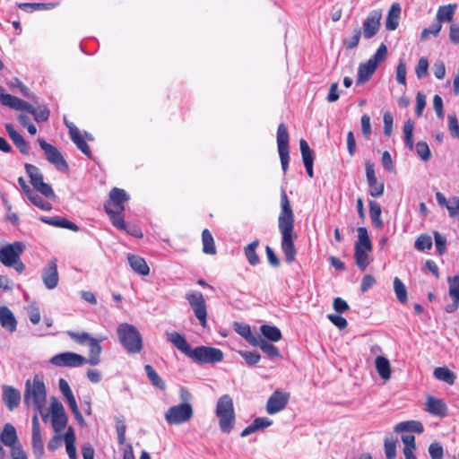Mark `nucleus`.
<instances>
[{"mask_svg":"<svg viewBox=\"0 0 459 459\" xmlns=\"http://www.w3.org/2000/svg\"><path fill=\"white\" fill-rule=\"evenodd\" d=\"M278 228L281 235V247L285 260L287 263H292L297 255L294 246L297 234L294 231V213L284 190H281V212L278 218Z\"/></svg>","mask_w":459,"mask_h":459,"instance_id":"nucleus-1","label":"nucleus"},{"mask_svg":"<svg viewBox=\"0 0 459 459\" xmlns=\"http://www.w3.org/2000/svg\"><path fill=\"white\" fill-rule=\"evenodd\" d=\"M47 399V390L43 378L36 375L32 380H27L23 402L26 406H32L36 411H41L44 409Z\"/></svg>","mask_w":459,"mask_h":459,"instance_id":"nucleus-2","label":"nucleus"},{"mask_svg":"<svg viewBox=\"0 0 459 459\" xmlns=\"http://www.w3.org/2000/svg\"><path fill=\"white\" fill-rule=\"evenodd\" d=\"M117 333L121 345L130 353H139L143 348L142 336L137 328L128 323L117 326Z\"/></svg>","mask_w":459,"mask_h":459,"instance_id":"nucleus-3","label":"nucleus"},{"mask_svg":"<svg viewBox=\"0 0 459 459\" xmlns=\"http://www.w3.org/2000/svg\"><path fill=\"white\" fill-rule=\"evenodd\" d=\"M216 415L221 431L230 433L235 422V411L232 398L229 394L221 396L216 405Z\"/></svg>","mask_w":459,"mask_h":459,"instance_id":"nucleus-4","label":"nucleus"},{"mask_svg":"<svg viewBox=\"0 0 459 459\" xmlns=\"http://www.w3.org/2000/svg\"><path fill=\"white\" fill-rule=\"evenodd\" d=\"M193 414L192 405L189 403H182L169 407L164 418L169 424L179 425L188 422L193 418Z\"/></svg>","mask_w":459,"mask_h":459,"instance_id":"nucleus-5","label":"nucleus"},{"mask_svg":"<svg viewBox=\"0 0 459 459\" xmlns=\"http://www.w3.org/2000/svg\"><path fill=\"white\" fill-rule=\"evenodd\" d=\"M189 358L199 364L217 363L223 359V352L218 349L210 346H198L192 350Z\"/></svg>","mask_w":459,"mask_h":459,"instance_id":"nucleus-6","label":"nucleus"},{"mask_svg":"<svg viewBox=\"0 0 459 459\" xmlns=\"http://www.w3.org/2000/svg\"><path fill=\"white\" fill-rule=\"evenodd\" d=\"M186 299L188 301L201 325L205 327L207 325V309L203 294L200 291H190L186 293Z\"/></svg>","mask_w":459,"mask_h":459,"instance_id":"nucleus-7","label":"nucleus"},{"mask_svg":"<svg viewBox=\"0 0 459 459\" xmlns=\"http://www.w3.org/2000/svg\"><path fill=\"white\" fill-rule=\"evenodd\" d=\"M38 143L44 151L46 159L49 163L53 164L59 171L65 172L68 170V164L56 147L47 143L42 138L38 139Z\"/></svg>","mask_w":459,"mask_h":459,"instance_id":"nucleus-8","label":"nucleus"},{"mask_svg":"<svg viewBox=\"0 0 459 459\" xmlns=\"http://www.w3.org/2000/svg\"><path fill=\"white\" fill-rule=\"evenodd\" d=\"M24 167L26 173L30 179V183L34 188L46 197L54 196V191L52 187L43 181V176L39 169L36 166L29 163H26Z\"/></svg>","mask_w":459,"mask_h":459,"instance_id":"nucleus-9","label":"nucleus"},{"mask_svg":"<svg viewBox=\"0 0 459 459\" xmlns=\"http://www.w3.org/2000/svg\"><path fill=\"white\" fill-rule=\"evenodd\" d=\"M382 10L375 9L369 12L366 17L362 28V35L366 39L373 38L379 30L381 26Z\"/></svg>","mask_w":459,"mask_h":459,"instance_id":"nucleus-10","label":"nucleus"},{"mask_svg":"<svg viewBox=\"0 0 459 459\" xmlns=\"http://www.w3.org/2000/svg\"><path fill=\"white\" fill-rule=\"evenodd\" d=\"M50 363L56 367L75 368L86 364V358L71 351L62 352L53 356Z\"/></svg>","mask_w":459,"mask_h":459,"instance_id":"nucleus-11","label":"nucleus"},{"mask_svg":"<svg viewBox=\"0 0 459 459\" xmlns=\"http://www.w3.org/2000/svg\"><path fill=\"white\" fill-rule=\"evenodd\" d=\"M24 250V245L22 242H14L8 244L0 249V261L1 263L8 267L20 259L22 253Z\"/></svg>","mask_w":459,"mask_h":459,"instance_id":"nucleus-12","label":"nucleus"},{"mask_svg":"<svg viewBox=\"0 0 459 459\" xmlns=\"http://www.w3.org/2000/svg\"><path fill=\"white\" fill-rule=\"evenodd\" d=\"M50 411L52 427L56 432H60L67 424V415L65 408L57 399L52 398Z\"/></svg>","mask_w":459,"mask_h":459,"instance_id":"nucleus-13","label":"nucleus"},{"mask_svg":"<svg viewBox=\"0 0 459 459\" xmlns=\"http://www.w3.org/2000/svg\"><path fill=\"white\" fill-rule=\"evenodd\" d=\"M366 178L368 184V193L373 197H380L384 194L385 185L384 182H378L375 174L374 164L370 161H366Z\"/></svg>","mask_w":459,"mask_h":459,"instance_id":"nucleus-14","label":"nucleus"},{"mask_svg":"<svg viewBox=\"0 0 459 459\" xmlns=\"http://www.w3.org/2000/svg\"><path fill=\"white\" fill-rule=\"evenodd\" d=\"M290 398L289 393L276 390L269 397L266 403V411L270 415H273L281 411L287 405Z\"/></svg>","mask_w":459,"mask_h":459,"instance_id":"nucleus-15","label":"nucleus"},{"mask_svg":"<svg viewBox=\"0 0 459 459\" xmlns=\"http://www.w3.org/2000/svg\"><path fill=\"white\" fill-rule=\"evenodd\" d=\"M41 278L45 287L48 290H54L58 285L59 277L56 260L48 263L43 269Z\"/></svg>","mask_w":459,"mask_h":459,"instance_id":"nucleus-16","label":"nucleus"},{"mask_svg":"<svg viewBox=\"0 0 459 459\" xmlns=\"http://www.w3.org/2000/svg\"><path fill=\"white\" fill-rule=\"evenodd\" d=\"M426 411L434 416L446 417L447 415V406L442 399L434 396H428L426 402Z\"/></svg>","mask_w":459,"mask_h":459,"instance_id":"nucleus-17","label":"nucleus"},{"mask_svg":"<svg viewBox=\"0 0 459 459\" xmlns=\"http://www.w3.org/2000/svg\"><path fill=\"white\" fill-rule=\"evenodd\" d=\"M167 341L171 342L177 349L189 358L192 348L186 342V338L178 332L166 333Z\"/></svg>","mask_w":459,"mask_h":459,"instance_id":"nucleus-18","label":"nucleus"},{"mask_svg":"<svg viewBox=\"0 0 459 459\" xmlns=\"http://www.w3.org/2000/svg\"><path fill=\"white\" fill-rule=\"evenodd\" d=\"M3 395L4 403L10 411H13L18 407L21 401L20 392L10 385H3Z\"/></svg>","mask_w":459,"mask_h":459,"instance_id":"nucleus-19","label":"nucleus"},{"mask_svg":"<svg viewBox=\"0 0 459 459\" xmlns=\"http://www.w3.org/2000/svg\"><path fill=\"white\" fill-rule=\"evenodd\" d=\"M0 441L6 446L13 448L19 443L15 428L11 423H6L0 434Z\"/></svg>","mask_w":459,"mask_h":459,"instance_id":"nucleus-20","label":"nucleus"},{"mask_svg":"<svg viewBox=\"0 0 459 459\" xmlns=\"http://www.w3.org/2000/svg\"><path fill=\"white\" fill-rule=\"evenodd\" d=\"M127 261H128L130 267L132 268V270L134 273H136L140 275H143V276L149 274L150 268H149L146 261L144 260V258H143L139 255H136L128 254Z\"/></svg>","mask_w":459,"mask_h":459,"instance_id":"nucleus-21","label":"nucleus"},{"mask_svg":"<svg viewBox=\"0 0 459 459\" xmlns=\"http://www.w3.org/2000/svg\"><path fill=\"white\" fill-rule=\"evenodd\" d=\"M106 338L103 337L101 339H96L92 337L89 342L87 343L90 347L89 351V358L86 359V363H89L90 365L95 366L98 365L100 361V355L102 351V348L100 344V342Z\"/></svg>","mask_w":459,"mask_h":459,"instance_id":"nucleus-22","label":"nucleus"},{"mask_svg":"<svg viewBox=\"0 0 459 459\" xmlns=\"http://www.w3.org/2000/svg\"><path fill=\"white\" fill-rule=\"evenodd\" d=\"M0 325L4 329L11 333L16 330L17 321L13 312L7 307H0Z\"/></svg>","mask_w":459,"mask_h":459,"instance_id":"nucleus-23","label":"nucleus"},{"mask_svg":"<svg viewBox=\"0 0 459 459\" xmlns=\"http://www.w3.org/2000/svg\"><path fill=\"white\" fill-rule=\"evenodd\" d=\"M401 6L398 3H394L387 13L385 20V29L387 30H394L397 29L401 15Z\"/></svg>","mask_w":459,"mask_h":459,"instance_id":"nucleus-24","label":"nucleus"},{"mask_svg":"<svg viewBox=\"0 0 459 459\" xmlns=\"http://www.w3.org/2000/svg\"><path fill=\"white\" fill-rule=\"evenodd\" d=\"M375 367L379 377L386 381L391 378V366L389 360L384 356H377L375 359Z\"/></svg>","mask_w":459,"mask_h":459,"instance_id":"nucleus-25","label":"nucleus"},{"mask_svg":"<svg viewBox=\"0 0 459 459\" xmlns=\"http://www.w3.org/2000/svg\"><path fill=\"white\" fill-rule=\"evenodd\" d=\"M376 70V65H374L373 63L371 64V62L367 61L366 63L360 64L358 68L357 83L363 84L368 81Z\"/></svg>","mask_w":459,"mask_h":459,"instance_id":"nucleus-26","label":"nucleus"},{"mask_svg":"<svg viewBox=\"0 0 459 459\" xmlns=\"http://www.w3.org/2000/svg\"><path fill=\"white\" fill-rule=\"evenodd\" d=\"M456 9L455 4H449L439 6L437 12V20L438 23L451 22Z\"/></svg>","mask_w":459,"mask_h":459,"instance_id":"nucleus-27","label":"nucleus"},{"mask_svg":"<svg viewBox=\"0 0 459 459\" xmlns=\"http://www.w3.org/2000/svg\"><path fill=\"white\" fill-rule=\"evenodd\" d=\"M40 220L48 225L64 228V229H68L74 232L79 230V227L76 224H74V222H72L66 219H64V218L59 219V218H54V217H51V218L41 217Z\"/></svg>","mask_w":459,"mask_h":459,"instance_id":"nucleus-28","label":"nucleus"},{"mask_svg":"<svg viewBox=\"0 0 459 459\" xmlns=\"http://www.w3.org/2000/svg\"><path fill=\"white\" fill-rule=\"evenodd\" d=\"M278 152H289V134L284 124H280L277 129Z\"/></svg>","mask_w":459,"mask_h":459,"instance_id":"nucleus-29","label":"nucleus"},{"mask_svg":"<svg viewBox=\"0 0 459 459\" xmlns=\"http://www.w3.org/2000/svg\"><path fill=\"white\" fill-rule=\"evenodd\" d=\"M109 198L114 206L124 210V203L129 199V196L124 189L114 187L109 193Z\"/></svg>","mask_w":459,"mask_h":459,"instance_id":"nucleus-30","label":"nucleus"},{"mask_svg":"<svg viewBox=\"0 0 459 459\" xmlns=\"http://www.w3.org/2000/svg\"><path fill=\"white\" fill-rule=\"evenodd\" d=\"M433 375L437 380L443 381L450 385H453L456 379L455 374L446 367L436 368Z\"/></svg>","mask_w":459,"mask_h":459,"instance_id":"nucleus-31","label":"nucleus"},{"mask_svg":"<svg viewBox=\"0 0 459 459\" xmlns=\"http://www.w3.org/2000/svg\"><path fill=\"white\" fill-rule=\"evenodd\" d=\"M253 346L259 347L264 352H265L270 358H278L280 357V351L276 346L268 342L264 338L258 336V338L254 342Z\"/></svg>","mask_w":459,"mask_h":459,"instance_id":"nucleus-32","label":"nucleus"},{"mask_svg":"<svg viewBox=\"0 0 459 459\" xmlns=\"http://www.w3.org/2000/svg\"><path fill=\"white\" fill-rule=\"evenodd\" d=\"M369 216L373 225L377 229H382L384 226L383 221L381 220V206L375 201H369Z\"/></svg>","mask_w":459,"mask_h":459,"instance_id":"nucleus-33","label":"nucleus"},{"mask_svg":"<svg viewBox=\"0 0 459 459\" xmlns=\"http://www.w3.org/2000/svg\"><path fill=\"white\" fill-rule=\"evenodd\" d=\"M424 430L423 425L417 420H409L400 422L394 427L395 432L412 431L416 433H422Z\"/></svg>","mask_w":459,"mask_h":459,"instance_id":"nucleus-34","label":"nucleus"},{"mask_svg":"<svg viewBox=\"0 0 459 459\" xmlns=\"http://www.w3.org/2000/svg\"><path fill=\"white\" fill-rule=\"evenodd\" d=\"M145 373L148 377V379L152 383L153 386L160 390H164L166 388V384L163 379L158 375L155 369L149 364L144 366Z\"/></svg>","mask_w":459,"mask_h":459,"instance_id":"nucleus-35","label":"nucleus"},{"mask_svg":"<svg viewBox=\"0 0 459 459\" xmlns=\"http://www.w3.org/2000/svg\"><path fill=\"white\" fill-rule=\"evenodd\" d=\"M203 251L207 255H215L216 247L211 232L205 229L202 232Z\"/></svg>","mask_w":459,"mask_h":459,"instance_id":"nucleus-36","label":"nucleus"},{"mask_svg":"<svg viewBox=\"0 0 459 459\" xmlns=\"http://www.w3.org/2000/svg\"><path fill=\"white\" fill-rule=\"evenodd\" d=\"M31 446L34 455L40 459L44 455V444L40 431L31 432Z\"/></svg>","mask_w":459,"mask_h":459,"instance_id":"nucleus-37","label":"nucleus"},{"mask_svg":"<svg viewBox=\"0 0 459 459\" xmlns=\"http://www.w3.org/2000/svg\"><path fill=\"white\" fill-rule=\"evenodd\" d=\"M371 250H364L359 247H355V261L357 266L361 270L365 271L369 264L368 253Z\"/></svg>","mask_w":459,"mask_h":459,"instance_id":"nucleus-38","label":"nucleus"},{"mask_svg":"<svg viewBox=\"0 0 459 459\" xmlns=\"http://www.w3.org/2000/svg\"><path fill=\"white\" fill-rule=\"evenodd\" d=\"M357 231L358 240L355 242V247H359L364 250H372V245L367 229L364 227H359L358 228Z\"/></svg>","mask_w":459,"mask_h":459,"instance_id":"nucleus-39","label":"nucleus"},{"mask_svg":"<svg viewBox=\"0 0 459 459\" xmlns=\"http://www.w3.org/2000/svg\"><path fill=\"white\" fill-rule=\"evenodd\" d=\"M262 334L272 342H278L281 339L280 329L273 325H263L260 327Z\"/></svg>","mask_w":459,"mask_h":459,"instance_id":"nucleus-40","label":"nucleus"},{"mask_svg":"<svg viewBox=\"0 0 459 459\" xmlns=\"http://www.w3.org/2000/svg\"><path fill=\"white\" fill-rule=\"evenodd\" d=\"M259 245L258 240H254L245 247V255L251 265H256L259 262V256L257 255L255 249Z\"/></svg>","mask_w":459,"mask_h":459,"instance_id":"nucleus-41","label":"nucleus"},{"mask_svg":"<svg viewBox=\"0 0 459 459\" xmlns=\"http://www.w3.org/2000/svg\"><path fill=\"white\" fill-rule=\"evenodd\" d=\"M235 330L236 332L240 335L242 336L246 341H247L250 344H254V342H255V340L258 338V335H255L251 329H250V326L247 325H244V324H236V327H235Z\"/></svg>","mask_w":459,"mask_h":459,"instance_id":"nucleus-42","label":"nucleus"},{"mask_svg":"<svg viewBox=\"0 0 459 459\" xmlns=\"http://www.w3.org/2000/svg\"><path fill=\"white\" fill-rule=\"evenodd\" d=\"M413 129H414V123L411 119H408L404 122L403 125V134L405 139V144L410 150H412L414 147L413 143Z\"/></svg>","mask_w":459,"mask_h":459,"instance_id":"nucleus-43","label":"nucleus"},{"mask_svg":"<svg viewBox=\"0 0 459 459\" xmlns=\"http://www.w3.org/2000/svg\"><path fill=\"white\" fill-rule=\"evenodd\" d=\"M30 108L31 109H29L28 113L33 115L34 119L37 122H44L48 119L49 110L48 109V108L45 105L39 106L38 108H35L30 104Z\"/></svg>","mask_w":459,"mask_h":459,"instance_id":"nucleus-44","label":"nucleus"},{"mask_svg":"<svg viewBox=\"0 0 459 459\" xmlns=\"http://www.w3.org/2000/svg\"><path fill=\"white\" fill-rule=\"evenodd\" d=\"M394 290L397 299L401 303L407 302L408 297H407L406 287L398 277H395L394 279Z\"/></svg>","mask_w":459,"mask_h":459,"instance_id":"nucleus-45","label":"nucleus"},{"mask_svg":"<svg viewBox=\"0 0 459 459\" xmlns=\"http://www.w3.org/2000/svg\"><path fill=\"white\" fill-rule=\"evenodd\" d=\"M27 197L37 207L44 211H49L51 204L44 200V198L34 191L30 192Z\"/></svg>","mask_w":459,"mask_h":459,"instance_id":"nucleus-46","label":"nucleus"},{"mask_svg":"<svg viewBox=\"0 0 459 459\" xmlns=\"http://www.w3.org/2000/svg\"><path fill=\"white\" fill-rule=\"evenodd\" d=\"M299 147H300L303 163L307 164V163L314 162V152L309 147L307 142L304 139H301L299 141Z\"/></svg>","mask_w":459,"mask_h":459,"instance_id":"nucleus-47","label":"nucleus"},{"mask_svg":"<svg viewBox=\"0 0 459 459\" xmlns=\"http://www.w3.org/2000/svg\"><path fill=\"white\" fill-rule=\"evenodd\" d=\"M449 296L454 302L459 304V275L448 278Z\"/></svg>","mask_w":459,"mask_h":459,"instance_id":"nucleus-48","label":"nucleus"},{"mask_svg":"<svg viewBox=\"0 0 459 459\" xmlns=\"http://www.w3.org/2000/svg\"><path fill=\"white\" fill-rule=\"evenodd\" d=\"M386 55L387 48L384 43H382L377 52L368 61L371 62V64L373 63V65L377 68L378 65L385 59Z\"/></svg>","mask_w":459,"mask_h":459,"instance_id":"nucleus-49","label":"nucleus"},{"mask_svg":"<svg viewBox=\"0 0 459 459\" xmlns=\"http://www.w3.org/2000/svg\"><path fill=\"white\" fill-rule=\"evenodd\" d=\"M361 35H362V31H361L360 28H355L353 30L352 36L346 38L343 40V44H344L345 48L348 49L356 48L359 42V39H360Z\"/></svg>","mask_w":459,"mask_h":459,"instance_id":"nucleus-50","label":"nucleus"},{"mask_svg":"<svg viewBox=\"0 0 459 459\" xmlns=\"http://www.w3.org/2000/svg\"><path fill=\"white\" fill-rule=\"evenodd\" d=\"M414 247L419 251H424L430 249L432 247V238L429 235H420L415 241Z\"/></svg>","mask_w":459,"mask_h":459,"instance_id":"nucleus-51","label":"nucleus"},{"mask_svg":"<svg viewBox=\"0 0 459 459\" xmlns=\"http://www.w3.org/2000/svg\"><path fill=\"white\" fill-rule=\"evenodd\" d=\"M67 334L69 337L74 341L75 342L79 344H87L89 341L92 338L88 333L86 332H74V331H68Z\"/></svg>","mask_w":459,"mask_h":459,"instance_id":"nucleus-52","label":"nucleus"},{"mask_svg":"<svg viewBox=\"0 0 459 459\" xmlns=\"http://www.w3.org/2000/svg\"><path fill=\"white\" fill-rule=\"evenodd\" d=\"M435 246L438 255H443L446 252V238L438 231H434Z\"/></svg>","mask_w":459,"mask_h":459,"instance_id":"nucleus-53","label":"nucleus"},{"mask_svg":"<svg viewBox=\"0 0 459 459\" xmlns=\"http://www.w3.org/2000/svg\"><path fill=\"white\" fill-rule=\"evenodd\" d=\"M385 452L387 459H394L396 455V441L392 437L385 439Z\"/></svg>","mask_w":459,"mask_h":459,"instance_id":"nucleus-54","label":"nucleus"},{"mask_svg":"<svg viewBox=\"0 0 459 459\" xmlns=\"http://www.w3.org/2000/svg\"><path fill=\"white\" fill-rule=\"evenodd\" d=\"M65 122L66 126L69 127L70 137H71L72 141L76 144L77 147H79V146L82 145L84 143H86L84 141V139L82 137L80 131L78 130L77 127H75L72 124H68L66 122V120H65Z\"/></svg>","mask_w":459,"mask_h":459,"instance_id":"nucleus-55","label":"nucleus"},{"mask_svg":"<svg viewBox=\"0 0 459 459\" xmlns=\"http://www.w3.org/2000/svg\"><path fill=\"white\" fill-rule=\"evenodd\" d=\"M429 62L424 56L420 57L415 69L416 75L419 79L428 75Z\"/></svg>","mask_w":459,"mask_h":459,"instance_id":"nucleus-56","label":"nucleus"},{"mask_svg":"<svg viewBox=\"0 0 459 459\" xmlns=\"http://www.w3.org/2000/svg\"><path fill=\"white\" fill-rule=\"evenodd\" d=\"M416 151L422 160L427 161L429 160L431 152L426 142H419L416 145Z\"/></svg>","mask_w":459,"mask_h":459,"instance_id":"nucleus-57","label":"nucleus"},{"mask_svg":"<svg viewBox=\"0 0 459 459\" xmlns=\"http://www.w3.org/2000/svg\"><path fill=\"white\" fill-rule=\"evenodd\" d=\"M239 354L249 366L255 365L261 358L257 351H241Z\"/></svg>","mask_w":459,"mask_h":459,"instance_id":"nucleus-58","label":"nucleus"},{"mask_svg":"<svg viewBox=\"0 0 459 459\" xmlns=\"http://www.w3.org/2000/svg\"><path fill=\"white\" fill-rule=\"evenodd\" d=\"M396 81L402 85L406 84V64L400 59L396 67Z\"/></svg>","mask_w":459,"mask_h":459,"instance_id":"nucleus-59","label":"nucleus"},{"mask_svg":"<svg viewBox=\"0 0 459 459\" xmlns=\"http://www.w3.org/2000/svg\"><path fill=\"white\" fill-rule=\"evenodd\" d=\"M441 29H442V25L440 23L437 22V23L432 24L430 27L426 28L421 31L420 39L422 41L427 40L430 34L435 37L437 36L438 33L440 32Z\"/></svg>","mask_w":459,"mask_h":459,"instance_id":"nucleus-60","label":"nucleus"},{"mask_svg":"<svg viewBox=\"0 0 459 459\" xmlns=\"http://www.w3.org/2000/svg\"><path fill=\"white\" fill-rule=\"evenodd\" d=\"M429 454L431 459H443L444 449L439 443H431L429 446Z\"/></svg>","mask_w":459,"mask_h":459,"instance_id":"nucleus-61","label":"nucleus"},{"mask_svg":"<svg viewBox=\"0 0 459 459\" xmlns=\"http://www.w3.org/2000/svg\"><path fill=\"white\" fill-rule=\"evenodd\" d=\"M448 129L451 135L455 138H459V124L457 117L455 114L448 115Z\"/></svg>","mask_w":459,"mask_h":459,"instance_id":"nucleus-62","label":"nucleus"},{"mask_svg":"<svg viewBox=\"0 0 459 459\" xmlns=\"http://www.w3.org/2000/svg\"><path fill=\"white\" fill-rule=\"evenodd\" d=\"M327 318L340 330L345 329L347 327V320L342 316L329 314L327 315Z\"/></svg>","mask_w":459,"mask_h":459,"instance_id":"nucleus-63","label":"nucleus"},{"mask_svg":"<svg viewBox=\"0 0 459 459\" xmlns=\"http://www.w3.org/2000/svg\"><path fill=\"white\" fill-rule=\"evenodd\" d=\"M449 216L455 218L459 215V198L453 197L450 199V204L446 205Z\"/></svg>","mask_w":459,"mask_h":459,"instance_id":"nucleus-64","label":"nucleus"}]
</instances>
